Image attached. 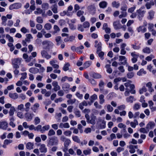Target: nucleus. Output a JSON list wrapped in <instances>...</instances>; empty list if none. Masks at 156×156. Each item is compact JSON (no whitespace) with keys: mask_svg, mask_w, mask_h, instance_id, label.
Instances as JSON below:
<instances>
[{"mask_svg":"<svg viewBox=\"0 0 156 156\" xmlns=\"http://www.w3.org/2000/svg\"><path fill=\"white\" fill-rule=\"evenodd\" d=\"M17 108L18 110L21 111H24V108L23 104H21L18 105L17 106Z\"/></svg>","mask_w":156,"mask_h":156,"instance_id":"obj_58","label":"nucleus"},{"mask_svg":"<svg viewBox=\"0 0 156 156\" xmlns=\"http://www.w3.org/2000/svg\"><path fill=\"white\" fill-rule=\"evenodd\" d=\"M58 140L57 137H51L49 139L48 141L47 146H48L57 145L58 144Z\"/></svg>","mask_w":156,"mask_h":156,"instance_id":"obj_1","label":"nucleus"},{"mask_svg":"<svg viewBox=\"0 0 156 156\" xmlns=\"http://www.w3.org/2000/svg\"><path fill=\"white\" fill-rule=\"evenodd\" d=\"M22 6V4L20 3H16L11 5L9 7L10 10L13 9H18L20 8Z\"/></svg>","mask_w":156,"mask_h":156,"instance_id":"obj_4","label":"nucleus"},{"mask_svg":"<svg viewBox=\"0 0 156 156\" xmlns=\"http://www.w3.org/2000/svg\"><path fill=\"white\" fill-rule=\"evenodd\" d=\"M142 51L144 53L149 54L151 53V50L150 48L146 47L143 49Z\"/></svg>","mask_w":156,"mask_h":156,"instance_id":"obj_46","label":"nucleus"},{"mask_svg":"<svg viewBox=\"0 0 156 156\" xmlns=\"http://www.w3.org/2000/svg\"><path fill=\"white\" fill-rule=\"evenodd\" d=\"M57 63V61L56 60H52L49 62L50 64L55 69H58L59 67Z\"/></svg>","mask_w":156,"mask_h":156,"instance_id":"obj_14","label":"nucleus"},{"mask_svg":"<svg viewBox=\"0 0 156 156\" xmlns=\"http://www.w3.org/2000/svg\"><path fill=\"white\" fill-rule=\"evenodd\" d=\"M39 106V104L38 103H36L34 104L33 107L31 108V109L34 112H35L36 110Z\"/></svg>","mask_w":156,"mask_h":156,"instance_id":"obj_38","label":"nucleus"},{"mask_svg":"<svg viewBox=\"0 0 156 156\" xmlns=\"http://www.w3.org/2000/svg\"><path fill=\"white\" fill-rule=\"evenodd\" d=\"M107 111L108 112H112L113 110V108L110 105L108 104L106 105Z\"/></svg>","mask_w":156,"mask_h":156,"instance_id":"obj_57","label":"nucleus"},{"mask_svg":"<svg viewBox=\"0 0 156 156\" xmlns=\"http://www.w3.org/2000/svg\"><path fill=\"white\" fill-rule=\"evenodd\" d=\"M95 47L97 48V50L101 51V42H98V41H95Z\"/></svg>","mask_w":156,"mask_h":156,"instance_id":"obj_19","label":"nucleus"},{"mask_svg":"<svg viewBox=\"0 0 156 156\" xmlns=\"http://www.w3.org/2000/svg\"><path fill=\"white\" fill-rule=\"evenodd\" d=\"M52 85L53 88V90L55 91H57L60 89V86L58 85V82L55 81H53L52 83Z\"/></svg>","mask_w":156,"mask_h":156,"instance_id":"obj_12","label":"nucleus"},{"mask_svg":"<svg viewBox=\"0 0 156 156\" xmlns=\"http://www.w3.org/2000/svg\"><path fill=\"white\" fill-rule=\"evenodd\" d=\"M105 84L104 82L102 80H101L100 81L99 83V87L100 90H103Z\"/></svg>","mask_w":156,"mask_h":156,"instance_id":"obj_44","label":"nucleus"},{"mask_svg":"<svg viewBox=\"0 0 156 156\" xmlns=\"http://www.w3.org/2000/svg\"><path fill=\"white\" fill-rule=\"evenodd\" d=\"M99 103L101 104H103L105 101L104 96L103 94H101L99 96Z\"/></svg>","mask_w":156,"mask_h":156,"instance_id":"obj_36","label":"nucleus"},{"mask_svg":"<svg viewBox=\"0 0 156 156\" xmlns=\"http://www.w3.org/2000/svg\"><path fill=\"white\" fill-rule=\"evenodd\" d=\"M50 126L49 125H46L43 126L42 127V130H41V132L42 133H44L45 131L48 130L50 128Z\"/></svg>","mask_w":156,"mask_h":156,"instance_id":"obj_39","label":"nucleus"},{"mask_svg":"<svg viewBox=\"0 0 156 156\" xmlns=\"http://www.w3.org/2000/svg\"><path fill=\"white\" fill-rule=\"evenodd\" d=\"M87 9L89 12L92 14L94 15L96 12V8L94 5H90L88 6Z\"/></svg>","mask_w":156,"mask_h":156,"instance_id":"obj_5","label":"nucleus"},{"mask_svg":"<svg viewBox=\"0 0 156 156\" xmlns=\"http://www.w3.org/2000/svg\"><path fill=\"white\" fill-rule=\"evenodd\" d=\"M71 143L70 140L68 139L66 141L64 142V147H68Z\"/></svg>","mask_w":156,"mask_h":156,"instance_id":"obj_63","label":"nucleus"},{"mask_svg":"<svg viewBox=\"0 0 156 156\" xmlns=\"http://www.w3.org/2000/svg\"><path fill=\"white\" fill-rule=\"evenodd\" d=\"M107 2L105 1H103L100 2L99 4V5L100 8L104 9L107 7Z\"/></svg>","mask_w":156,"mask_h":156,"instance_id":"obj_25","label":"nucleus"},{"mask_svg":"<svg viewBox=\"0 0 156 156\" xmlns=\"http://www.w3.org/2000/svg\"><path fill=\"white\" fill-rule=\"evenodd\" d=\"M113 26L115 30H118L121 29L122 27V26L120 23L119 21H116L113 23Z\"/></svg>","mask_w":156,"mask_h":156,"instance_id":"obj_11","label":"nucleus"},{"mask_svg":"<svg viewBox=\"0 0 156 156\" xmlns=\"http://www.w3.org/2000/svg\"><path fill=\"white\" fill-rule=\"evenodd\" d=\"M9 95L10 98L13 99H16L18 98V95L16 93H9Z\"/></svg>","mask_w":156,"mask_h":156,"instance_id":"obj_27","label":"nucleus"},{"mask_svg":"<svg viewBox=\"0 0 156 156\" xmlns=\"http://www.w3.org/2000/svg\"><path fill=\"white\" fill-rule=\"evenodd\" d=\"M8 126L7 122L5 121H1L0 122V128L3 130H6Z\"/></svg>","mask_w":156,"mask_h":156,"instance_id":"obj_13","label":"nucleus"},{"mask_svg":"<svg viewBox=\"0 0 156 156\" xmlns=\"http://www.w3.org/2000/svg\"><path fill=\"white\" fill-rule=\"evenodd\" d=\"M146 73V71H145L144 69H141L137 73V74L139 76H142V74H145Z\"/></svg>","mask_w":156,"mask_h":156,"instance_id":"obj_48","label":"nucleus"},{"mask_svg":"<svg viewBox=\"0 0 156 156\" xmlns=\"http://www.w3.org/2000/svg\"><path fill=\"white\" fill-rule=\"evenodd\" d=\"M29 71L31 73L35 74L38 72L39 69L37 68L32 67L29 69Z\"/></svg>","mask_w":156,"mask_h":156,"instance_id":"obj_21","label":"nucleus"},{"mask_svg":"<svg viewBox=\"0 0 156 156\" xmlns=\"http://www.w3.org/2000/svg\"><path fill=\"white\" fill-rule=\"evenodd\" d=\"M39 150L42 153H45L47 151V148L44 144H41L40 146Z\"/></svg>","mask_w":156,"mask_h":156,"instance_id":"obj_18","label":"nucleus"},{"mask_svg":"<svg viewBox=\"0 0 156 156\" xmlns=\"http://www.w3.org/2000/svg\"><path fill=\"white\" fill-rule=\"evenodd\" d=\"M41 54L43 58H45L47 59H49L51 57V56L49 55L48 52L45 50L41 51Z\"/></svg>","mask_w":156,"mask_h":156,"instance_id":"obj_9","label":"nucleus"},{"mask_svg":"<svg viewBox=\"0 0 156 156\" xmlns=\"http://www.w3.org/2000/svg\"><path fill=\"white\" fill-rule=\"evenodd\" d=\"M97 123L101 129H104L106 127V122L103 119H98Z\"/></svg>","mask_w":156,"mask_h":156,"instance_id":"obj_7","label":"nucleus"},{"mask_svg":"<svg viewBox=\"0 0 156 156\" xmlns=\"http://www.w3.org/2000/svg\"><path fill=\"white\" fill-rule=\"evenodd\" d=\"M102 29L104 30L107 34H110L111 32V29L108 27V25L107 23H105L103 24Z\"/></svg>","mask_w":156,"mask_h":156,"instance_id":"obj_15","label":"nucleus"},{"mask_svg":"<svg viewBox=\"0 0 156 156\" xmlns=\"http://www.w3.org/2000/svg\"><path fill=\"white\" fill-rule=\"evenodd\" d=\"M137 17L139 20H142V18L144 16L146 11L139 9L137 10Z\"/></svg>","mask_w":156,"mask_h":156,"instance_id":"obj_8","label":"nucleus"},{"mask_svg":"<svg viewBox=\"0 0 156 156\" xmlns=\"http://www.w3.org/2000/svg\"><path fill=\"white\" fill-rule=\"evenodd\" d=\"M44 27L46 30H49L51 28V26L50 24L47 23L44 25Z\"/></svg>","mask_w":156,"mask_h":156,"instance_id":"obj_56","label":"nucleus"},{"mask_svg":"<svg viewBox=\"0 0 156 156\" xmlns=\"http://www.w3.org/2000/svg\"><path fill=\"white\" fill-rule=\"evenodd\" d=\"M118 127L120 128H123V130L125 132L126 131V126L122 123H120L118 124Z\"/></svg>","mask_w":156,"mask_h":156,"instance_id":"obj_55","label":"nucleus"},{"mask_svg":"<svg viewBox=\"0 0 156 156\" xmlns=\"http://www.w3.org/2000/svg\"><path fill=\"white\" fill-rule=\"evenodd\" d=\"M88 81L93 86H95L97 85V82L93 79H90Z\"/></svg>","mask_w":156,"mask_h":156,"instance_id":"obj_59","label":"nucleus"},{"mask_svg":"<svg viewBox=\"0 0 156 156\" xmlns=\"http://www.w3.org/2000/svg\"><path fill=\"white\" fill-rule=\"evenodd\" d=\"M59 127L60 128H69L70 127L68 123L66 122L64 123H60L59 124Z\"/></svg>","mask_w":156,"mask_h":156,"instance_id":"obj_20","label":"nucleus"},{"mask_svg":"<svg viewBox=\"0 0 156 156\" xmlns=\"http://www.w3.org/2000/svg\"><path fill=\"white\" fill-rule=\"evenodd\" d=\"M119 61L120 62L119 64L125 65L127 64V59L126 58L123 56L120 55L119 56Z\"/></svg>","mask_w":156,"mask_h":156,"instance_id":"obj_6","label":"nucleus"},{"mask_svg":"<svg viewBox=\"0 0 156 156\" xmlns=\"http://www.w3.org/2000/svg\"><path fill=\"white\" fill-rule=\"evenodd\" d=\"M137 31L138 32H141L144 33L147 31V28L144 26H140L137 28Z\"/></svg>","mask_w":156,"mask_h":156,"instance_id":"obj_22","label":"nucleus"},{"mask_svg":"<svg viewBox=\"0 0 156 156\" xmlns=\"http://www.w3.org/2000/svg\"><path fill=\"white\" fill-rule=\"evenodd\" d=\"M129 148L130 149L129 150V152L131 153H134L135 152V150L134 148L133 147V145H131L129 147Z\"/></svg>","mask_w":156,"mask_h":156,"instance_id":"obj_62","label":"nucleus"},{"mask_svg":"<svg viewBox=\"0 0 156 156\" xmlns=\"http://www.w3.org/2000/svg\"><path fill=\"white\" fill-rule=\"evenodd\" d=\"M126 101L130 103H133V101H135L134 98L133 96H129V97L127 98L126 99Z\"/></svg>","mask_w":156,"mask_h":156,"instance_id":"obj_37","label":"nucleus"},{"mask_svg":"<svg viewBox=\"0 0 156 156\" xmlns=\"http://www.w3.org/2000/svg\"><path fill=\"white\" fill-rule=\"evenodd\" d=\"M138 122L137 120L136 119L134 120L133 122H131L130 123V125L133 128H135L136 125H138Z\"/></svg>","mask_w":156,"mask_h":156,"instance_id":"obj_42","label":"nucleus"},{"mask_svg":"<svg viewBox=\"0 0 156 156\" xmlns=\"http://www.w3.org/2000/svg\"><path fill=\"white\" fill-rule=\"evenodd\" d=\"M120 5V4L119 2H116L114 1L112 2V6L114 8H118Z\"/></svg>","mask_w":156,"mask_h":156,"instance_id":"obj_28","label":"nucleus"},{"mask_svg":"<svg viewBox=\"0 0 156 156\" xmlns=\"http://www.w3.org/2000/svg\"><path fill=\"white\" fill-rule=\"evenodd\" d=\"M22 59L20 58H15L12 60V63L14 68H19Z\"/></svg>","mask_w":156,"mask_h":156,"instance_id":"obj_2","label":"nucleus"},{"mask_svg":"<svg viewBox=\"0 0 156 156\" xmlns=\"http://www.w3.org/2000/svg\"><path fill=\"white\" fill-rule=\"evenodd\" d=\"M84 48V46L83 45H80L76 48V52L80 54L82 53V50Z\"/></svg>","mask_w":156,"mask_h":156,"instance_id":"obj_41","label":"nucleus"},{"mask_svg":"<svg viewBox=\"0 0 156 156\" xmlns=\"http://www.w3.org/2000/svg\"><path fill=\"white\" fill-rule=\"evenodd\" d=\"M15 111V108L12 106L10 108V110L9 112V114L10 116H12L14 114V112Z\"/></svg>","mask_w":156,"mask_h":156,"instance_id":"obj_50","label":"nucleus"},{"mask_svg":"<svg viewBox=\"0 0 156 156\" xmlns=\"http://www.w3.org/2000/svg\"><path fill=\"white\" fill-rule=\"evenodd\" d=\"M91 64V61H87L84 63L83 65V67H84V68L86 69L89 67Z\"/></svg>","mask_w":156,"mask_h":156,"instance_id":"obj_45","label":"nucleus"},{"mask_svg":"<svg viewBox=\"0 0 156 156\" xmlns=\"http://www.w3.org/2000/svg\"><path fill=\"white\" fill-rule=\"evenodd\" d=\"M31 104L30 102H27L25 104L24 110L26 112H28L30 109Z\"/></svg>","mask_w":156,"mask_h":156,"instance_id":"obj_40","label":"nucleus"},{"mask_svg":"<svg viewBox=\"0 0 156 156\" xmlns=\"http://www.w3.org/2000/svg\"><path fill=\"white\" fill-rule=\"evenodd\" d=\"M34 144L31 142H28L27 143L26 145V148L29 150H31L33 148V146Z\"/></svg>","mask_w":156,"mask_h":156,"instance_id":"obj_43","label":"nucleus"},{"mask_svg":"<svg viewBox=\"0 0 156 156\" xmlns=\"http://www.w3.org/2000/svg\"><path fill=\"white\" fill-rule=\"evenodd\" d=\"M33 115L29 113H26L25 114V116L27 121H30L32 119Z\"/></svg>","mask_w":156,"mask_h":156,"instance_id":"obj_29","label":"nucleus"},{"mask_svg":"<svg viewBox=\"0 0 156 156\" xmlns=\"http://www.w3.org/2000/svg\"><path fill=\"white\" fill-rule=\"evenodd\" d=\"M91 76L95 79H100L102 78L101 75L98 73H93L91 74Z\"/></svg>","mask_w":156,"mask_h":156,"instance_id":"obj_26","label":"nucleus"},{"mask_svg":"<svg viewBox=\"0 0 156 156\" xmlns=\"http://www.w3.org/2000/svg\"><path fill=\"white\" fill-rule=\"evenodd\" d=\"M55 132L52 129H50L48 133V135L49 136H51L55 134Z\"/></svg>","mask_w":156,"mask_h":156,"instance_id":"obj_61","label":"nucleus"},{"mask_svg":"<svg viewBox=\"0 0 156 156\" xmlns=\"http://www.w3.org/2000/svg\"><path fill=\"white\" fill-rule=\"evenodd\" d=\"M91 150L89 148H87L86 149L83 151V153L85 155H90L91 153Z\"/></svg>","mask_w":156,"mask_h":156,"instance_id":"obj_35","label":"nucleus"},{"mask_svg":"<svg viewBox=\"0 0 156 156\" xmlns=\"http://www.w3.org/2000/svg\"><path fill=\"white\" fill-rule=\"evenodd\" d=\"M131 55L132 57L131 61L133 63H136L137 61V58L139 57V55L136 54L135 52H133L131 53Z\"/></svg>","mask_w":156,"mask_h":156,"instance_id":"obj_10","label":"nucleus"},{"mask_svg":"<svg viewBox=\"0 0 156 156\" xmlns=\"http://www.w3.org/2000/svg\"><path fill=\"white\" fill-rule=\"evenodd\" d=\"M42 44L45 46L46 49L49 50L53 48L54 46L53 43L50 41L46 40L42 42Z\"/></svg>","mask_w":156,"mask_h":156,"instance_id":"obj_3","label":"nucleus"},{"mask_svg":"<svg viewBox=\"0 0 156 156\" xmlns=\"http://www.w3.org/2000/svg\"><path fill=\"white\" fill-rule=\"evenodd\" d=\"M135 88V86L134 84H132L130 87V90L129 91L132 94H135L136 93V91L134 88Z\"/></svg>","mask_w":156,"mask_h":156,"instance_id":"obj_52","label":"nucleus"},{"mask_svg":"<svg viewBox=\"0 0 156 156\" xmlns=\"http://www.w3.org/2000/svg\"><path fill=\"white\" fill-rule=\"evenodd\" d=\"M155 126V123L154 122H149L147 125L146 128V129L149 130V129L153 128Z\"/></svg>","mask_w":156,"mask_h":156,"instance_id":"obj_24","label":"nucleus"},{"mask_svg":"<svg viewBox=\"0 0 156 156\" xmlns=\"http://www.w3.org/2000/svg\"><path fill=\"white\" fill-rule=\"evenodd\" d=\"M110 66L111 65L109 64H107L105 66V67L106 69V72L109 74L111 73L112 71V69Z\"/></svg>","mask_w":156,"mask_h":156,"instance_id":"obj_33","label":"nucleus"},{"mask_svg":"<svg viewBox=\"0 0 156 156\" xmlns=\"http://www.w3.org/2000/svg\"><path fill=\"white\" fill-rule=\"evenodd\" d=\"M72 139L74 142L79 144L80 143V140L78 136H73Z\"/></svg>","mask_w":156,"mask_h":156,"instance_id":"obj_34","label":"nucleus"},{"mask_svg":"<svg viewBox=\"0 0 156 156\" xmlns=\"http://www.w3.org/2000/svg\"><path fill=\"white\" fill-rule=\"evenodd\" d=\"M149 16L147 17V18L149 20H152L154 17V12L152 10H151L148 12Z\"/></svg>","mask_w":156,"mask_h":156,"instance_id":"obj_23","label":"nucleus"},{"mask_svg":"<svg viewBox=\"0 0 156 156\" xmlns=\"http://www.w3.org/2000/svg\"><path fill=\"white\" fill-rule=\"evenodd\" d=\"M53 29L54 31H52L51 33L53 35H55V34L58 32L60 31L59 27L56 25H55L54 26Z\"/></svg>","mask_w":156,"mask_h":156,"instance_id":"obj_31","label":"nucleus"},{"mask_svg":"<svg viewBox=\"0 0 156 156\" xmlns=\"http://www.w3.org/2000/svg\"><path fill=\"white\" fill-rule=\"evenodd\" d=\"M76 101V99L74 98L73 99H70L68 100L67 102L68 105H73L74 104Z\"/></svg>","mask_w":156,"mask_h":156,"instance_id":"obj_49","label":"nucleus"},{"mask_svg":"<svg viewBox=\"0 0 156 156\" xmlns=\"http://www.w3.org/2000/svg\"><path fill=\"white\" fill-rule=\"evenodd\" d=\"M116 138V136L115 134L112 133L110 135V138H108L107 139L109 141H111L113 139Z\"/></svg>","mask_w":156,"mask_h":156,"instance_id":"obj_47","label":"nucleus"},{"mask_svg":"<svg viewBox=\"0 0 156 156\" xmlns=\"http://www.w3.org/2000/svg\"><path fill=\"white\" fill-rule=\"evenodd\" d=\"M22 76L20 78V80L23 81V80L27 78V73H23L21 74Z\"/></svg>","mask_w":156,"mask_h":156,"instance_id":"obj_60","label":"nucleus"},{"mask_svg":"<svg viewBox=\"0 0 156 156\" xmlns=\"http://www.w3.org/2000/svg\"><path fill=\"white\" fill-rule=\"evenodd\" d=\"M96 119V116L92 115L90 116V119L87 123L92 125H94L95 124Z\"/></svg>","mask_w":156,"mask_h":156,"instance_id":"obj_17","label":"nucleus"},{"mask_svg":"<svg viewBox=\"0 0 156 156\" xmlns=\"http://www.w3.org/2000/svg\"><path fill=\"white\" fill-rule=\"evenodd\" d=\"M72 133V131L69 130H66L63 132L64 135L67 136H70L71 135Z\"/></svg>","mask_w":156,"mask_h":156,"instance_id":"obj_53","label":"nucleus"},{"mask_svg":"<svg viewBox=\"0 0 156 156\" xmlns=\"http://www.w3.org/2000/svg\"><path fill=\"white\" fill-rule=\"evenodd\" d=\"M131 46L132 48L134 50H138L140 48V45L137 46L136 43L132 44Z\"/></svg>","mask_w":156,"mask_h":156,"instance_id":"obj_51","label":"nucleus"},{"mask_svg":"<svg viewBox=\"0 0 156 156\" xmlns=\"http://www.w3.org/2000/svg\"><path fill=\"white\" fill-rule=\"evenodd\" d=\"M70 87L69 84L67 83L63 84L62 86V88L65 91H67L69 90Z\"/></svg>","mask_w":156,"mask_h":156,"instance_id":"obj_30","label":"nucleus"},{"mask_svg":"<svg viewBox=\"0 0 156 156\" xmlns=\"http://www.w3.org/2000/svg\"><path fill=\"white\" fill-rule=\"evenodd\" d=\"M70 66V64L69 63H66L64 64L62 69L63 70L65 71H67V70H68L69 69V67Z\"/></svg>","mask_w":156,"mask_h":156,"instance_id":"obj_54","label":"nucleus"},{"mask_svg":"<svg viewBox=\"0 0 156 156\" xmlns=\"http://www.w3.org/2000/svg\"><path fill=\"white\" fill-rule=\"evenodd\" d=\"M97 51V53L98 54L99 57L100 58L101 60H103L104 59V53L103 51Z\"/></svg>","mask_w":156,"mask_h":156,"instance_id":"obj_32","label":"nucleus"},{"mask_svg":"<svg viewBox=\"0 0 156 156\" xmlns=\"http://www.w3.org/2000/svg\"><path fill=\"white\" fill-rule=\"evenodd\" d=\"M75 39V36L74 35H71L65 38L64 39V41L67 42L69 41L73 42Z\"/></svg>","mask_w":156,"mask_h":156,"instance_id":"obj_16","label":"nucleus"},{"mask_svg":"<svg viewBox=\"0 0 156 156\" xmlns=\"http://www.w3.org/2000/svg\"><path fill=\"white\" fill-rule=\"evenodd\" d=\"M154 55L152 54H151L150 56H148L145 58V59L148 61H150L151 60L152 58H154Z\"/></svg>","mask_w":156,"mask_h":156,"instance_id":"obj_64","label":"nucleus"}]
</instances>
